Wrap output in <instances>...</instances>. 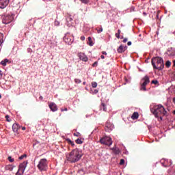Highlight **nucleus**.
Here are the masks:
<instances>
[{
    "instance_id": "1",
    "label": "nucleus",
    "mask_w": 175,
    "mask_h": 175,
    "mask_svg": "<svg viewBox=\"0 0 175 175\" xmlns=\"http://www.w3.org/2000/svg\"><path fill=\"white\" fill-rule=\"evenodd\" d=\"M150 112L155 118H157L158 121H163V117H167L170 114L169 109H166L162 104L150 105Z\"/></svg>"
},
{
    "instance_id": "2",
    "label": "nucleus",
    "mask_w": 175,
    "mask_h": 175,
    "mask_svg": "<svg viewBox=\"0 0 175 175\" xmlns=\"http://www.w3.org/2000/svg\"><path fill=\"white\" fill-rule=\"evenodd\" d=\"M83 157V150L79 148L73 149L68 154L66 155V159L70 163H76L81 159Z\"/></svg>"
},
{
    "instance_id": "3",
    "label": "nucleus",
    "mask_w": 175,
    "mask_h": 175,
    "mask_svg": "<svg viewBox=\"0 0 175 175\" xmlns=\"http://www.w3.org/2000/svg\"><path fill=\"white\" fill-rule=\"evenodd\" d=\"M151 64L154 70H163L165 68L163 59L161 57H155L152 58Z\"/></svg>"
},
{
    "instance_id": "4",
    "label": "nucleus",
    "mask_w": 175,
    "mask_h": 175,
    "mask_svg": "<svg viewBox=\"0 0 175 175\" xmlns=\"http://www.w3.org/2000/svg\"><path fill=\"white\" fill-rule=\"evenodd\" d=\"M37 167L40 172H46L48 167L47 159H41L38 162Z\"/></svg>"
},
{
    "instance_id": "5",
    "label": "nucleus",
    "mask_w": 175,
    "mask_h": 175,
    "mask_svg": "<svg viewBox=\"0 0 175 175\" xmlns=\"http://www.w3.org/2000/svg\"><path fill=\"white\" fill-rule=\"evenodd\" d=\"M64 41L65 43L70 46L73 42H75V37L73 35H70V33L67 32L63 38Z\"/></svg>"
},
{
    "instance_id": "6",
    "label": "nucleus",
    "mask_w": 175,
    "mask_h": 175,
    "mask_svg": "<svg viewBox=\"0 0 175 175\" xmlns=\"http://www.w3.org/2000/svg\"><path fill=\"white\" fill-rule=\"evenodd\" d=\"M143 83L141 84L140 90L141 91H147V84H150V77L146 75L142 79Z\"/></svg>"
},
{
    "instance_id": "7",
    "label": "nucleus",
    "mask_w": 175,
    "mask_h": 175,
    "mask_svg": "<svg viewBox=\"0 0 175 175\" xmlns=\"http://www.w3.org/2000/svg\"><path fill=\"white\" fill-rule=\"evenodd\" d=\"M100 143H101V144H104L105 146H110L111 144H113V141L111 137L105 136L100 139Z\"/></svg>"
},
{
    "instance_id": "8",
    "label": "nucleus",
    "mask_w": 175,
    "mask_h": 175,
    "mask_svg": "<svg viewBox=\"0 0 175 175\" xmlns=\"http://www.w3.org/2000/svg\"><path fill=\"white\" fill-rule=\"evenodd\" d=\"M14 17L13 15L12 14H5L4 16H3V18H2V23L3 24H10V23L12 22V21L14 20Z\"/></svg>"
},
{
    "instance_id": "9",
    "label": "nucleus",
    "mask_w": 175,
    "mask_h": 175,
    "mask_svg": "<svg viewBox=\"0 0 175 175\" xmlns=\"http://www.w3.org/2000/svg\"><path fill=\"white\" fill-rule=\"evenodd\" d=\"M114 129V124L109 122H107L105 126V132H111Z\"/></svg>"
},
{
    "instance_id": "10",
    "label": "nucleus",
    "mask_w": 175,
    "mask_h": 175,
    "mask_svg": "<svg viewBox=\"0 0 175 175\" xmlns=\"http://www.w3.org/2000/svg\"><path fill=\"white\" fill-rule=\"evenodd\" d=\"M27 165H28V161H23L18 166L19 170H21V172H23L24 173V172H25V169H27Z\"/></svg>"
},
{
    "instance_id": "11",
    "label": "nucleus",
    "mask_w": 175,
    "mask_h": 175,
    "mask_svg": "<svg viewBox=\"0 0 175 175\" xmlns=\"http://www.w3.org/2000/svg\"><path fill=\"white\" fill-rule=\"evenodd\" d=\"M10 0H0V9H5L9 5Z\"/></svg>"
},
{
    "instance_id": "12",
    "label": "nucleus",
    "mask_w": 175,
    "mask_h": 175,
    "mask_svg": "<svg viewBox=\"0 0 175 175\" xmlns=\"http://www.w3.org/2000/svg\"><path fill=\"white\" fill-rule=\"evenodd\" d=\"M128 49V46H124V45H120L118 49H117V52L118 54H122L126 51Z\"/></svg>"
},
{
    "instance_id": "13",
    "label": "nucleus",
    "mask_w": 175,
    "mask_h": 175,
    "mask_svg": "<svg viewBox=\"0 0 175 175\" xmlns=\"http://www.w3.org/2000/svg\"><path fill=\"white\" fill-rule=\"evenodd\" d=\"M78 57L81 61H83V62H87L88 61V57H87V55H85L83 53H78Z\"/></svg>"
},
{
    "instance_id": "14",
    "label": "nucleus",
    "mask_w": 175,
    "mask_h": 175,
    "mask_svg": "<svg viewBox=\"0 0 175 175\" xmlns=\"http://www.w3.org/2000/svg\"><path fill=\"white\" fill-rule=\"evenodd\" d=\"M167 54L170 57H175V49L173 47L168 48Z\"/></svg>"
},
{
    "instance_id": "15",
    "label": "nucleus",
    "mask_w": 175,
    "mask_h": 175,
    "mask_svg": "<svg viewBox=\"0 0 175 175\" xmlns=\"http://www.w3.org/2000/svg\"><path fill=\"white\" fill-rule=\"evenodd\" d=\"M49 109H51V111H57L58 110V107L57 105L54 103H51L49 105Z\"/></svg>"
},
{
    "instance_id": "16",
    "label": "nucleus",
    "mask_w": 175,
    "mask_h": 175,
    "mask_svg": "<svg viewBox=\"0 0 175 175\" xmlns=\"http://www.w3.org/2000/svg\"><path fill=\"white\" fill-rule=\"evenodd\" d=\"M20 128H21V126H20V124H18L17 123H14L12 125V131L15 133H17L18 132V129H20Z\"/></svg>"
},
{
    "instance_id": "17",
    "label": "nucleus",
    "mask_w": 175,
    "mask_h": 175,
    "mask_svg": "<svg viewBox=\"0 0 175 175\" xmlns=\"http://www.w3.org/2000/svg\"><path fill=\"white\" fill-rule=\"evenodd\" d=\"M66 22H67V25L68 27H70L72 25V22L73 21V18H72L71 15H68L66 18Z\"/></svg>"
},
{
    "instance_id": "18",
    "label": "nucleus",
    "mask_w": 175,
    "mask_h": 175,
    "mask_svg": "<svg viewBox=\"0 0 175 175\" xmlns=\"http://www.w3.org/2000/svg\"><path fill=\"white\" fill-rule=\"evenodd\" d=\"M111 150L113 151L115 155H118L121 153V150H120V148H117L116 146L113 147L112 148H111Z\"/></svg>"
},
{
    "instance_id": "19",
    "label": "nucleus",
    "mask_w": 175,
    "mask_h": 175,
    "mask_svg": "<svg viewBox=\"0 0 175 175\" xmlns=\"http://www.w3.org/2000/svg\"><path fill=\"white\" fill-rule=\"evenodd\" d=\"M12 62L10 61L8 59H4L3 60H2L0 64L3 66H6V65H8V64H11Z\"/></svg>"
},
{
    "instance_id": "20",
    "label": "nucleus",
    "mask_w": 175,
    "mask_h": 175,
    "mask_svg": "<svg viewBox=\"0 0 175 175\" xmlns=\"http://www.w3.org/2000/svg\"><path fill=\"white\" fill-rule=\"evenodd\" d=\"M100 110H103V111H107V106L105 103H101L100 105Z\"/></svg>"
},
{
    "instance_id": "21",
    "label": "nucleus",
    "mask_w": 175,
    "mask_h": 175,
    "mask_svg": "<svg viewBox=\"0 0 175 175\" xmlns=\"http://www.w3.org/2000/svg\"><path fill=\"white\" fill-rule=\"evenodd\" d=\"M162 166H163L164 167H167V166H169V165L167 164V160L165 159H162L160 161Z\"/></svg>"
},
{
    "instance_id": "22",
    "label": "nucleus",
    "mask_w": 175,
    "mask_h": 175,
    "mask_svg": "<svg viewBox=\"0 0 175 175\" xmlns=\"http://www.w3.org/2000/svg\"><path fill=\"white\" fill-rule=\"evenodd\" d=\"M16 167V166L13 165H7L5 166V170H10V172H13V170Z\"/></svg>"
},
{
    "instance_id": "23",
    "label": "nucleus",
    "mask_w": 175,
    "mask_h": 175,
    "mask_svg": "<svg viewBox=\"0 0 175 175\" xmlns=\"http://www.w3.org/2000/svg\"><path fill=\"white\" fill-rule=\"evenodd\" d=\"M131 118L132 120H137V118H139V113L134 112L131 116Z\"/></svg>"
},
{
    "instance_id": "24",
    "label": "nucleus",
    "mask_w": 175,
    "mask_h": 175,
    "mask_svg": "<svg viewBox=\"0 0 175 175\" xmlns=\"http://www.w3.org/2000/svg\"><path fill=\"white\" fill-rule=\"evenodd\" d=\"M88 44L90 45V46H94V42H92V38L88 37Z\"/></svg>"
},
{
    "instance_id": "25",
    "label": "nucleus",
    "mask_w": 175,
    "mask_h": 175,
    "mask_svg": "<svg viewBox=\"0 0 175 175\" xmlns=\"http://www.w3.org/2000/svg\"><path fill=\"white\" fill-rule=\"evenodd\" d=\"M66 142H68V144H70L72 147H75V142L70 140V139L69 138L66 139Z\"/></svg>"
},
{
    "instance_id": "26",
    "label": "nucleus",
    "mask_w": 175,
    "mask_h": 175,
    "mask_svg": "<svg viewBox=\"0 0 175 175\" xmlns=\"http://www.w3.org/2000/svg\"><path fill=\"white\" fill-rule=\"evenodd\" d=\"M2 43H3V33L0 32V47L2 46Z\"/></svg>"
},
{
    "instance_id": "27",
    "label": "nucleus",
    "mask_w": 175,
    "mask_h": 175,
    "mask_svg": "<svg viewBox=\"0 0 175 175\" xmlns=\"http://www.w3.org/2000/svg\"><path fill=\"white\" fill-rule=\"evenodd\" d=\"M151 84H155V85H159V82L158 80L154 79L151 81Z\"/></svg>"
},
{
    "instance_id": "28",
    "label": "nucleus",
    "mask_w": 175,
    "mask_h": 175,
    "mask_svg": "<svg viewBox=\"0 0 175 175\" xmlns=\"http://www.w3.org/2000/svg\"><path fill=\"white\" fill-rule=\"evenodd\" d=\"M75 143H77V144H83V141L81 140V139L78 138L77 139H76Z\"/></svg>"
},
{
    "instance_id": "29",
    "label": "nucleus",
    "mask_w": 175,
    "mask_h": 175,
    "mask_svg": "<svg viewBox=\"0 0 175 175\" xmlns=\"http://www.w3.org/2000/svg\"><path fill=\"white\" fill-rule=\"evenodd\" d=\"M120 35H121V30H120V29H118V33H116V37L118 39H120Z\"/></svg>"
},
{
    "instance_id": "30",
    "label": "nucleus",
    "mask_w": 175,
    "mask_h": 175,
    "mask_svg": "<svg viewBox=\"0 0 175 175\" xmlns=\"http://www.w3.org/2000/svg\"><path fill=\"white\" fill-rule=\"evenodd\" d=\"M96 29L97 30V33L103 32V28L102 27H100L99 29L96 28Z\"/></svg>"
},
{
    "instance_id": "31",
    "label": "nucleus",
    "mask_w": 175,
    "mask_h": 175,
    "mask_svg": "<svg viewBox=\"0 0 175 175\" xmlns=\"http://www.w3.org/2000/svg\"><path fill=\"white\" fill-rule=\"evenodd\" d=\"M24 172H23V171H21V170L18 169L17 172L16 173V175H23Z\"/></svg>"
},
{
    "instance_id": "32",
    "label": "nucleus",
    "mask_w": 175,
    "mask_h": 175,
    "mask_svg": "<svg viewBox=\"0 0 175 175\" xmlns=\"http://www.w3.org/2000/svg\"><path fill=\"white\" fill-rule=\"evenodd\" d=\"M82 3H84L85 5H88L90 3V0H80Z\"/></svg>"
},
{
    "instance_id": "33",
    "label": "nucleus",
    "mask_w": 175,
    "mask_h": 175,
    "mask_svg": "<svg viewBox=\"0 0 175 175\" xmlns=\"http://www.w3.org/2000/svg\"><path fill=\"white\" fill-rule=\"evenodd\" d=\"M170 65H172V62H170V61H167L166 63H165V66L167 68H170Z\"/></svg>"
},
{
    "instance_id": "34",
    "label": "nucleus",
    "mask_w": 175,
    "mask_h": 175,
    "mask_svg": "<svg viewBox=\"0 0 175 175\" xmlns=\"http://www.w3.org/2000/svg\"><path fill=\"white\" fill-rule=\"evenodd\" d=\"M92 87L93 88H96V87H98V83L96 82H92Z\"/></svg>"
},
{
    "instance_id": "35",
    "label": "nucleus",
    "mask_w": 175,
    "mask_h": 175,
    "mask_svg": "<svg viewBox=\"0 0 175 175\" xmlns=\"http://www.w3.org/2000/svg\"><path fill=\"white\" fill-rule=\"evenodd\" d=\"M24 158H27V154H24L21 155V157H19L18 159H20L21 161Z\"/></svg>"
},
{
    "instance_id": "36",
    "label": "nucleus",
    "mask_w": 175,
    "mask_h": 175,
    "mask_svg": "<svg viewBox=\"0 0 175 175\" xmlns=\"http://www.w3.org/2000/svg\"><path fill=\"white\" fill-rule=\"evenodd\" d=\"M5 120L6 121H8V122H10V121H12V120H10V116H9V115L5 116Z\"/></svg>"
},
{
    "instance_id": "37",
    "label": "nucleus",
    "mask_w": 175,
    "mask_h": 175,
    "mask_svg": "<svg viewBox=\"0 0 175 175\" xmlns=\"http://www.w3.org/2000/svg\"><path fill=\"white\" fill-rule=\"evenodd\" d=\"M54 24H55V27H59L60 23H59V21L55 20L54 22Z\"/></svg>"
},
{
    "instance_id": "38",
    "label": "nucleus",
    "mask_w": 175,
    "mask_h": 175,
    "mask_svg": "<svg viewBox=\"0 0 175 175\" xmlns=\"http://www.w3.org/2000/svg\"><path fill=\"white\" fill-rule=\"evenodd\" d=\"M75 83L76 84H80V83H81V81L79 79H75Z\"/></svg>"
},
{
    "instance_id": "39",
    "label": "nucleus",
    "mask_w": 175,
    "mask_h": 175,
    "mask_svg": "<svg viewBox=\"0 0 175 175\" xmlns=\"http://www.w3.org/2000/svg\"><path fill=\"white\" fill-rule=\"evenodd\" d=\"M8 161L9 162L13 163L14 162V159L12 158L11 156L8 157Z\"/></svg>"
},
{
    "instance_id": "40",
    "label": "nucleus",
    "mask_w": 175,
    "mask_h": 175,
    "mask_svg": "<svg viewBox=\"0 0 175 175\" xmlns=\"http://www.w3.org/2000/svg\"><path fill=\"white\" fill-rule=\"evenodd\" d=\"M92 66L93 68H96V66H98V62H95Z\"/></svg>"
},
{
    "instance_id": "41",
    "label": "nucleus",
    "mask_w": 175,
    "mask_h": 175,
    "mask_svg": "<svg viewBox=\"0 0 175 175\" xmlns=\"http://www.w3.org/2000/svg\"><path fill=\"white\" fill-rule=\"evenodd\" d=\"M98 92H99L98 91V90L95 89V90H94L93 92H92V94L93 95H95V94H98Z\"/></svg>"
},
{
    "instance_id": "42",
    "label": "nucleus",
    "mask_w": 175,
    "mask_h": 175,
    "mask_svg": "<svg viewBox=\"0 0 175 175\" xmlns=\"http://www.w3.org/2000/svg\"><path fill=\"white\" fill-rule=\"evenodd\" d=\"M129 10L130 12H135V7H134V6H131V7L130 8V9H129Z\"/></svg>"
},
{
    "instance_id": "43",
    "label": "nucleus",
    "mask_w": 175,
    "mask_h": 175,
    "mask_svg": "<svg viewBox=\"0 0 175 175\" xmlns=\"http://www.w3.org/2000/svg\"><path fill=\"white\" fill-rule=\"evenodd\" d=\"M124 163H125V160H124V159H122L120 160V165H124Z\"/></svg>"
},
{
    "instance_id": "44",
    "label": "nucleus",
    "mask_w": 175,
    "mask_h": 175,
    "mask_svg": "<svg viewBox=\"0 0 175 175\" xmlns=\"http://www.w3.org/2000/svg\"><path fill=\"white\" fill-rule=\"evenodd\" d=\"M80 39H81V40L84 41V40H85V37L84 36H81Z\"/></svg>"
},
{
    "instance_id": "45",
    "label": "nucleus",
    "mask_w": 175,
    "mask_h": 175,
    "mask_svg": "<svg viewBox=\"0 0 175 175\" xmlns=\"http://www.w3.org/2000/svg\"><path fill=\"white\" fill-rule=\"evenodd\" d=\"M3 76V73H2V70H0V80L2 79Z\"/></svg>"
},
{
    "instance_id": "46",
    "label": "nucleus",
    "mask_w": 175,
    "mask_h": 175,
    "mask_svg": "<svg viewBox=\"0 0 175 175\" xmlns=\"http://www.w3.org/2000/svg\"><path fill=\"white\" fill-rule=\"evenodd\" d=\"M80 135V133H74V136H76L77 137H78V136Z\"/></svg>"
},
{
    "instance_id": "47",
    "label": "nucleus",
    "mask_w": 175,
    "mask_h": 175,
    "mask_svg": "<svg viewBox=\"0 0 175 175\" xmlns=\"http://www.w3.org/2000/svg\"><path fill=\"white\" fill-rule=\"evenodd\" d=\"M61 111H68V108L61 109Z\"/></svg>"
},
{
    "instance_id": "48",
    "label": "nucleus",
    "mask_w": 175,
    "mask_h": 175,
    "mask_svg": "<svg viewBox=\"0 0 175 175\" xmlns=\"http://www.w3.org/2000/svg\"><path fill=\"white\" fill-rule=\"evenodd\" d=\"M27 52H29V53H32V49L28 48V49H27Z\"/></svg>"
},
{
    "instance_id": "49",
    "label": "nucleus",
    "mask_w": 175,
    "mask_h": 175,
    "mask_svg": "<svg viewBox=\"0 0 175 175\" xmlns=\"http://www.w3.org/2000/svg\"><path fill=\"white\" fill-rule=\"evenodd\" d=\"M128 42V38H124L123 43H126Z\"/></svg>"
},
{
    "instance_id": "50",
    "label": "nucleus",
    "mask_w": 175,
    "mask_h": 175,
    "mask_svg": "<svg viewBox=\"0 0 175 175\" xmlns=\"http://www.w3.org/2000/svg\"><path fill=\"white\" fill-rule=\"evenodd\" d=\"M142 14H143V16H144V17H146V16H147V12H144L142 13Z\"/></svg>"
},
{
    "instance_id": "51",
    "label": "nucleus",
    "mask_w": 175,
    "mask_h": 175,
    "mask_svg": "<svg viewBox=\"0 0 175 175\" xmlns=\"http://www.w3.org/2000/svg\"><path fill=\"white\" fill-rule=\"evenodd\" d=\"M127 45L128 46H131L132 45V42L129 41L128 43H127Z\"/></svg>"
},
{
    "instance_id": "52",
    "label": "nucleus",
    "mask_w": 175,
    "mask_h": 175,
    "mask_svg": "<svg viewBox=\"0 0 175 175\" xmlns=\"http://www.w3.org/2000/svg\"><path fill=\"white\" fill-rule=\"evenodd\" d=\"M102 54L103 55H107V53H106V51H103Z\"/></svg>"
},
{
    "instance_id": "53",
    "label": "nucleus",
    "mask_w": 175,
    "mask_h": 175,
    "mask_svg": "<svg viewBox=\"0 0 175 175\" xmlns=\"http://www.w3.org/2000/svg\"><path fill=\"white\" fill-rule=\"evenodd\" d=\"M100 58H101V59H105V55H102L100 56Z\"/></svg>"
},
{
    "instance_id": "54",
    "label": "nucleus",
    "mask_w": 175,
    "mask_h": 175,
    "mask_svg": "<svg viewBox=\"0 0 175 175\" xmlns=\"http://www.w3.org/2000/svg\"><path fill=\"white\" fill-rule=\"evenodd\" d=\"M40 100H43V96H40Z\"/></svg>"
},
{
    "instance_id": "55",
    "label": "nucleus",
    "mask_w": 175,
    "mask_h": 175,
    "mask_svg": "<svg viewBox=\"0 0 175 175\" xmlns=\"http://www.w3.org/2000/svg\"><path fill=\"white\" fill-rule=\"evenodd\" d=\"M26 128L25 126L22 127V131H25Z\"/></svg>"
},
{
    "instance_id": "56",
    "label": "nucleus",
    "mask_w": 175,
    "mask_h": 175,
    "mask_svg": "<svg viewBox=\"0 0 175 175\" xmlns=\"http://www.w3.org/2000/svg\"><path fill=\"white\" fill-rule=\"evenodd\" d=\"M85 84H87V82H85H85H83V85H85Z\"/></svg>"
},
{
    "instance_id": "57",
    "label": "nucleus",
    "mask_w": 175,
    "mask_h": 175,
    "mask_svg": "<svg viewBox=\"0 0 175 175\" xmlns=\"http://www.w3.org/2000/svg\"><path fill=\"white\" fill-rule=\"evenodd\" d=\"M174 66L175 67V59L173 61Z\"/></svg>"
},
{
    "instance_id": "58",
    "label": "nucleus",
    "mask_w": 175,
    "mask_h": 175,
    "mask_svg": "<svg viewBox=\"0 0 175 175\" xmlns=\"http://www.w3.org/2000/svg\"><path fill=\"white\" fill-rule=\"evenodd\" d=\"M159 15L157 14V18H159Z\"/></svg>"
},
{
    "instance_id": "59",
    "label": "nucleus",
    "mask_w": 175,
    "mask_h": 175,
    "mask_svg": "<svg viewBox=\"0 0 175 175\" xmlns=\"http://www.w3.org/2000/svg\"><path fill=\"white\" fill-rule=\"evenodd\" d=\"M2 98V95L0 94V99Z\"/></svg>"
},
{
    "instance_id": "60",
    "label": "nucleus",
    "mask_w": 175,
    "mask_h": 175,
    "mask_svg": "<svg viewBox=\"0 0 175 175\" xmlns=\"http://www.w3.org/2000/svg\"><path fill=\"white\" fill-rule=\"evenodd\" d=\"M173 114H174V115H175V110H174V111H173Z\"/></svg>"
},
{
    "instance_id": "61",
    "label": "nucleus",
    "mask_w": 175,
    "mask_h": 175,
    "mask_svg": "<svg viewBox=\"0 0 175 175\" xmlns=\"http://www.w3.org/2000/svg\"><path fill=\"white\" fill-rule=\"evenodd\" d=\"M125 154H128V151H126V152H125Z\"/></svg>"
},
{
    "instance_id": "62",
    "label": "nucleus",
    "mask_w": 175,
    "mask_h": 175,
    "mask_svg": "<svg viewBox=\"0 0 175 175\" xmlns=\"http://www.w3.org/2000/svg\"><path fill=\"white\" fill-rule=\"evenodd\" d=\"M85 90H88L87 88H85Z\"/></svg>"
},
{
    "instance_id": "63",
    "label": "nucleus",
    "mask_w": 175,
    "mask_h": 175,
    "mask_svg": "<svg viewBox=\"0 0 175 175\" xmlns=\"http://www.w3.org/2000/svg\"><path fill=\"white\" fill-rule=\"evenodd\" d=\"M0 85H1V82H0Z\"/></svg>"
}]
</instances>
